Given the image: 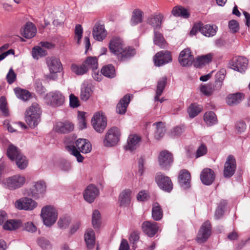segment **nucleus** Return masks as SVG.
<instances>
[{
  "label": "nucleus",
  "mask_w": 250,
  "mask_h": 250,
  "mask_svg": "<svg viewBox=\"0 0 250 250\" xmlns=\"http://www.w3.org/2000/svg\"><path fill=\"white\" fill-rule=\"evenodd\" d=\"M109 49L119 62L127 61L136 54L134 48L125 47L123 40L119 37H113L111 39L109 43Z\"/></svg>",
  "instance_id": "obj_1"
},
{
  "label": "nucleus",
  "mask_w": 250,
  "mask_h": 250,
  "mask_svg": "<svg viewBox=\"0 0 250 250\" xmlns=\"http://www.w3.org/2000/svg\"><path fill=\"white\" fill-rule=\"evenodd\" d=\"M65 142L67 150L76 157L78 162H82L84 159L80 152L86 154L90 152L92 149L90 143L85 139L80 138L74 141L72 138H66Z\"/></svg>",
  "instance_id": "obj_2"
},
{
  "label": "nucleus",
  "mask_w": 250,
  "mask_h": 250,
  "mask_svg": "<svg viewBox=\"0 0 250 250\" xmlns=\"http://www.w3.org/2000/svg\"><path fill=\"white\" fill-rule=\"evenodd\" d=\"M41 111L38 104L34 103L26 110L25 120L31 128L35 127L40 121Z\"/></svg>",
  "instance_id": "obj_3"
},
{
  "label": "nucleus",
  "mask_w": 250,
  "mask_h": 250,
  "mask_svg": "<svg viewBox=\"0 0 250 250\" xmlns=\"http://www.w3.org/2000/svg\"><path fill=\"white\" fill-rule=\"evenodd\" d=\"M41 215L43 224L46 226L50 227L56 222L58 218V212L54 207L46 206L42 209Z\"/></svg>",
  "instance_id": "obj_4"
},
{
  "label": "nucleus",
  "mask_w": 250,
  "mask_h": 250,
  "mask_svg": "<svg viewBox=\"0 0 250 250\" xmlns=\"http://www.w3.org/2000/svg\"><path fill=\"white\" fill-rule=\"evenodd\" d=\"M25 181L24 176L17 174L4 179L2 185L5 188L13 190L22 187Z\"/></svg>",
  "instance_id": "obj_5"
},
{
  "label": "nucleus",
  "mask_w": 250,
  "mask_h": 250,
  "mask_svg": "<svg viewBox=\"0 0 250 250\" xmlns=\"http://www.w3.org/2000/svg\"><path fill=\"white\" fill-rule=\"evenodd\" d=\"M45 103L49 105L57 107L62 105L64 102V96L59 91H54L46 94Z\"/></svg>",
  "instance_id": "obj_6"
},
{
  "label": "nucleus",
  "mask_w": 250,
  "mask_h": 250,
  "mask_svg": "<svg viewBox=\"0 0 250 250\" xmlns=\"http://www.w3.org/2000/svg\"><path fill=\"white\" fill-rule=\"evenodd\" d=\"M120 131L117 127H112L106 132L103 144L105 146L111 147L114 146L120 140Z\"/></svg>",
  "instance_id": "obj_7"
},
{
  "label": "nucleus",
  "mask_w": 250,
  "mask_h": 250,
  "mask_svg": "<svg viewBox=\"0 0 250 250\" xmlns=\"http://www.w3.org/2000/svg\"><path fill=\"white\" fill-rule=\"evenodd\" d=\"M155 180L160 188L165 191L170 192L173 189L170 178L161 172L156 173Z\"/></svg>",
  "instance_id": "obj_8"
},
{
  "label": "nucleus",
  "mask_w": 250,
  "mask_h": 250,
  "mask_svg": "<svg viewBox=\"0 0 250 250\" xmlns=\"http://www.w3.org/2000/svg\"><path fill=\"white\" fill-rule=\"evenodd\" d=\"M91 123L96 131L102 133L107 125L106 118L102 113L97 112L92 117Z\"/></svg>",
  "instance_id": "obj_9"
},
{
  "label": "nucleus",
  "mask_w": 250,
  "mask_h": 250,
  "mask_svg": "<svg viewBox=\"0 0 250 250\" xmlns=\"http://www.w3.org/2000/svg\"><path fill=\"white\" fill-rule=\"evenodd\" d=\"M211 233V226L209 221H206L201 226L197 234L196 240L198 243L206 242Z\"/></svg>",
  "instance_id": "obj_10"
},
{
  "label": "nucleus",
  "mask_w": 250,
  "mask_h": 250,
  "mask_svg": "<svg viewBox=\"0 0 250 250\" xmlns=\"http://www.w3.org/2000/svg\"><path fill=\"white\" fill-rule=\"evenodd\" d=\"M248 64V60L241 56L233 58L230 62V68L240 73L245 72L247 69Z\"/></svg>",
  "instance_id": "obj_11"
},
{
  "label": "nucleus",
  "mask_w": 250,
  "mask_h": 250,
  "mask_svg": "<svg viewBox=\"0 0 250 250\" xmlns=\"http://www.w3.org/2000/svg\"><path fill=\"white\" fill-rule=\"evenodd\" d=\"M236 168L235 159L233 155H229L226 159L224 164L223 171L224 176L225 178H230L233 175Z\"/></svg>",
  "instance_id": "obj_12"
},
{
  "label": "nucleus",
  "mask_w": 250,
  "mask_h": 250,
  "mask_svg": "<svg viewBox=\"0 0 250 250\" xmlns=\"http://www.w3.org/2000/svg\"><path fill=\"white\" fill-rule=\"evenodd\" d=\"M153 60L156 66H160L171 62L172 57L169 51H161L155 54Z\"/></svg>",
  "instance_id": "obj_13"
},
{
  "label": "nucleus",
  "mask_w": 250,
  "mask_h": 250,
  "mask_svg": "<svg viewBox=\"0 0 250 250\" xmlns=\"http://www.w3.org/2000/svg\"><path fill=\"white\" fill-rule=\"evenodd\" d=\"M222 82L216 81L214 83L201 84L200 87L201 92L206 96H209L214 92L219 90L222 87Z\"/></svg>",
  "instance_id": "obj_14"
},
{
  "label": "nucleus",
  "mask_w": 250,
  "mask_h": 250,
  "mask_svg": "<svg viewBox=\"0 0 250 250\" xmlns=\"http://www.w3.org/2000/svg\"><path fill=\"white\" fill-rule=\"evenodd\" d=\"M15 207L19 209L32 210L37 206V203L31 198H21L15 202Z\"/></svg>",
  "instance_id": "obj_15"
},
{
  "label": "nucleus",
  "mask_w": 250,
  "mask_h": 250,
  "mask_svg": "<svg viewBox=\"0 0 250 250\" xmlns=\"http://www.w3.org/2000/svg\"><path fill=\"white\" fill-rule=\"evenodd\" d=\"M178 61L182 66H190L194 61V57L189 49L186 48L180 53Z\"/></svg>",
  "instance_id": "obj_16"
},
{
  "label": "nucleus",
  "mask_w": 250,
  "mask_h": 250,
  "mask_svg": "<svg viewBox=\"0 0 250 250\" xmlns=\"http://www.w3.org/2000/svg\"><path fill=\"white\" fill-rule=\"evenodd\" d=\"M99 194V189L95 186L91 184L88 186L84 191L83 198L87 202L92 203Z\"/></svg>",
  "instance_id": "obj_17"
},
{
  "label": "nucleus",
  "mask_w": 250,
  "mask_h": 250,
  "mask_svg": "<svg viewBox=\"0 0 250 250\" xmlns=\"http://www.w3.org/2000/svg\"><path fill=\"white\" fill-rule=\"evenodd\" d=\"M171 153L167 150H163L160 153L158 161L160 166L163 168L169 167L173 162Z\"/></svg>",
  "instance_id": "obj_18"
},
{
  "label": "nucleus",
  "mask_w": 250,
  "mask_h": 250,
  "mask_svg": "<svg viewBox=\"0 0 250 250\" xmlns=\"http://www.w3.org/2000/svg\"><path fill=\"white\" fill-rule=\"evenodd\" d=\"M46 188L44 181H39L35 182L31 188L32 196L36 199L43 197L46 192Z\"/></svg>",
  "instance_id": "obj_19"
},
{
  "label": "nucleus",
  "mask_w": 250,
  "mask_h": 250,
  "mask_svg": "<svg viewBox=\"0 0 250 250\" xmlns=\"http://www.w3.org/2000/svg\"><path fill=\"white\" fill-rule=\"evenodd\" d=\"M215 175L214 171L209 168H205L202 170L200 174V179L202 183L205 185H210L214 181Z\"/></svg>",
  "instance_id": "obj_20"
},
{
  "label": "nucleus",
  "mask_w": 250,
  "mask_h": 250,
  "mask_svg": "<svg viewBox=\"0 0 250 250\" xmlns=\"http://www.w3.org/2000/svg\"><path fill=\"white\" fill-rule=\"evenodd\" d=\"M46 64L51 73H57L62 70V65L60 61L56 57L47 58Z\"/></svg>",
  "instance_id": "obj_21"
},
{
  "label": "nucleus",
  "mask_w": 250,
  "mask_h": 250,
  "mask_svg": "<svg viewBox=\"0 0 250 250\" xmlns=\"http://www.w3.org/2000/svg\"><path fill=\"white\" fill-rule=\"evenodd\" d=\"M54 129L60 133H68L74 129V125L68 121L58 122L54 126Z\"/></svg>",
  "instance_id": "obj_22"
},
{
  "label": "nucleus",
  "mask_w": 250,
  "mask_h": 250,
  "mask_svg": "<svg viewBox=\"0 0 250 250\" xmlns=\"http://www.w3.org/2000/svg\"><path fill=\"white\" fill-rule=\"evenodd\" d=\"M142 227L144 232L150 237L154 236L159 228L157 223L150 221L144 222L142 224Z\"/></svg>",
  "instance_id": "obj_23"
},
{
  "label": "nucleus",
  "mask_w": 250,
  "mask_h": 250,
  "mask_svg": "<svg viewBox=\"0 0 250 250\" xmlns=\"http://www.w3.org/2000/svg\"><path fill=\"white\" fill-rule=\"evenodd\" d=\"M92 35L96 40L102 41L107 35L104 25L96 22L93 28Z\"/></svg>",
  "instance_id": "obj_24"
},
{
  "label": "nucleus",
  "mask_w": 250,
  "mask_h": 250,
  "mask_svg": "<svg viewBox=\"0 0 250 250\" xmlns=\"http://www.w3.org/2000/svg\"><path fill=\"white\" fill-rule=\"evenodd\" d=\"M141 140V138L136 134L129 135L127 145L125 146V149L130 151L135 150L139 146Z\"/></svg>",
  "instance_id": "obj_25"
},
{
  "label": "nucleus",
  "mask_w": 250,
  "mask_h": 250,
  "mask_svg": "<svg viewBox=\"0 0 250 250\" xmlns=\"http://www.w3.org/2000/svg\"><path fill=\"white\" fill-rule=\"evenodd\" d=\"M36 32V26L31 22H27L24 27L21 29V35L27 39H31L34 37Z\"/></svg>",
  "instance_id": "obj_26"
},
{
  "label": "nucleus",
  "mask_w": 250,
  "mask_h": 250,
  "mask_svg": "<svg viewBox=\"0 0 250 250\" xmlns=\"http://www.w3.org/2000/svg\"><path fill=\"white\" fill-rule=\"evenodd\" d=\"M130 101V97L128 94L125 95L122 98L116 106V112L118 114H125L126 112L127 107Z\"/></svg>",
  "instance_id": "obj_27"
},
{
  "label": "nucleus",
  "mask_w": 250,
  "mask_h": 250,
  "mask_svg": "<svg viewBox=\"0 0 250 250\" xmlns=\"http://www.w3.org/2000/svg\"><path fill=\"white\" fill-rule=\"evenodd\" d=\"M190 174L187 170H182L179 176V182L181 187L187 189L190 187Z\"/></svg>",
  "instance_id": "obj_28"
},
{
  "label": "nucleus",
  "mask_w": 250,
  "mask_h": 250,
  "mask_svg": "<svg viewBox=\"0 0 250 250\" xmlns=\"http://www.w3.org/2000/svg\"><path fill=\"white\" fill-rule=\"evenodd\" d=\"M213 56V53H210L199 56L194 61V65L196 67H201L208 64L212 61Z\"/></svg>",
  "instance_id": "obj_29"
},
{
  "label": "nucleus",
  "mask_w": 250,
  "mask_h": 250,
  "mask_svg": "<svg viewBox=\"0 0 250 250\" xmlns=\"http://www.w3.org/2000/svg\"><path fill=\"white\" fill-rule=\"evenodd\" d=\"M245 98L242 93L229 94L226 98V102L230 106H235L239 104Z\"/></svg>",
  "instance_id": "obj_30"
},
{
  "label": "nucleus",
  "mask_w": 250,
  "mask_h": 250,
  "mask_svg": "<svg viewBox=\"0 0 250 250\" xmlns=\"http://www.w3.org/2000/svg\"><path fill=\"white\" fill-rule=\"evenodd\" d=\"M84 240L89 249H92L95 243V232L92 229H88L84 235Z\"/></svg>",
  "instance_id": "obj_31"
},
{
  "label": "nucleus",
  "mask_w": 250,
  "mask_h": 250,
  "mask_svg": "<svg viewBox=\"0 0 250 250\" xmlns=\"http://www.w3.org/2000/svg\"><path fill=\"white\" fill-rule=\"evenodd\" d=\"M143 21V12L139 9H134L130 20V24L132 26L136 25L142 22Z\"/></svg>",
  "instance_id": "obj_32"
},
{
  "label": "nucleus",
  "mask_w": 250,
  "mask_h": 250,
  "mask_svg": "<svg viewBox=\"0 0 250 250\" xmlns=\"http://www.w3.org/2000/svg\"><path fill=\"white\" fill-rule=\"evenodd\" d=\"M153 42L155 45L159 46L161 48H165L167 46V43L164 38L163 34L155 30L154 31Z\"/></svg>",
  "instance_id": "obj_33"
},
{
  "label": "nucleus",
  "mask_w": 250,
  "mask_h": 250,
  "mask_svg": "<svg viewBox=\"0 0 250 250\" xmlns=\"http://www.w3.org/2000/svg\"><path fill=\"white\" fill-rule=\"evenodd\" d=\"M163 18L162 14L151 16L147 19V23L152 26L154 28V30L156 28H160Z\"/></svg>",
  "instance_id": "obj_34"
},
{
  "label": "nucleus",
  "mask_w": 250,
  "mask_h": 250,
  "mask_svg": "<svg viewBox=\"0 0 250 250\" xmlns=\"http://www.w3.org/2000/svg\"><path fill=\"white\" fill-rule=\"evenodd\" d=\"M217 29V27L215 25L210 24L203 25L202 24L201 33L206 37H212L216 34Z\"/></svg>",
  "instance_id": "obj_35"
},
{
  "label": "nucleus",
  "mask_w": 250,
  "mask_h": 250,
  "mask_svg": "<svg viewBox=\"0 0 250 250\" xmlns=\"http://www.w3.org/2000/svg\"><path fill=\"white\" fill-rule=\"evenodd\" d=\"M203 119L208 126H212L217 123V117L213 111L206 112Z\"/></svg>",
  "instance_id": "obj_36"
},
{
  "label": "nucleus",
  "mask_w": 250,
  "mask_h": 250,
  "mask_svg": "<svg viewBox=\"0 0 250 250\" xmlns=\"http://www.w3.org/2000/svg\"><path fill=\"white\" fill-rule=\"evenodd\" d=\"M21 225L19 220L10 219L7 220L3 225V228L5 230H14L18 229Z\"/></svg>",
  "instance_id": "obj_37"
},
{
  "label": "nucleus",
  "mask_w": 250,
  "mask_h": 250,
  "mask_svg": "<svg viewBox=\"0 0 250 250\" xmlns=\"http://www.w3.org/2000/svg\"><path fill=\"white\" fill-rule=\"evenodd\" d=\"M153 125L156 126L154 137L157 140H159L164 135L166 132L165 124L162 122H159L154 123Z\"/></svg>",
  "instance_id": "obj_38"
},
{
  "label": "nucleus",
  "mask_w": 250,
  "mask_h": 250,
  "mask_svg": "<svg viewBox=\"0 0 250 250\" xmlns=\"http://www.w3.org/2000/svg\"><path fill=\"white\" fill-rule=\"evenodd\" d=\"M101 72L104 76L110 79L114 78L116 76L115 67L112 64L104 66Z\"/></svg>",
  "instance_id": "obj_39"
},
{
  "label": "nucleus",
  "mask_w": 250,
  "mask_h": 250,
  "mask_svg": "<svg viewBox=\"0 0 250 250\" xmlns=\"http://www.w3.org/2000/svg\"><path fill=\"white\" fill-rule=\"evenodd\" d=\"M131 191L129 189H125L123 191L119 196L120 205L122 206H127L130 201V195Z\"/></svg>",
  "instance_id": "obj_40"
},
{
  "label": "nucleus",
  "mask_w": 250,
  "mask_h": 250,
  "mask_svg": "<svg viewBox=\"0 0 250 250\" xmlns=\"http://www.w3.org/2000/svg\"><path fill=\"white\" fill-rule=\"evenodd\" d=\"M163 216V210L158 203H154L153 204L152 209V216L155 221L160 220Z\"/></svg>",
  "instance_id": "obj_41"
},
{
  "label": "nucleus",
  "mask_w": 250,
  "mask_h": 250,
  "mask_svg": "<svg viewBox=\"0 0 250 250\" xmlns=\"http://www.w3.org/2000/svg\"><path fill=\"white\" fill-rule=\"evenodd\" d=\"M167 83V78L166 77H163L161 78L157 83V88L156 90V95L155 96V99L156 100H158V97L162 95L163 91L166 87V85Z\"/></svg>",
  "instance_id": "obj_42"
},
{
  "label": "nucleus",
  "mask_w": 250,
  "mask_h": 250,
  "mask_svg": "<svg viewBox=\"0 0 250 250\" xmlns=\"http://www.w3.org/2000/svg\"><path fill=\"white\" fill-rule=\"evenodd\" d=\"M172 14L175 17H180L185 19L189 17L188 10L182 6L174 7L172 10Z\"/></svg>",
  "instance_id": "obj_43"
},
{
  "label": "nucleus",
  "mask_w": 250,
  "mask_h": 250,
  "mask_svg": "<svg viewBox=\"0 0 250 250\" xmlns=\"http://www.w3.org/2000/svg\"><path fill=\"white\" fill-rule=\"evenodd\" d=\"M203 110V107L196 104H192L188 108V112L191 118L197 116Z\"/></svg>",
  "instance_id": "obj_44"
},
{
  "label": "nucleus",
  "mask_w": 250,
  "mask_h": 250,
  "mask_svg": "<svg viewBox=\"0 0 250 250\" xmlns=\"http://www.w3.org/2000/svg\"><path fill=\"white\" fill-rule=\"evenodd\" d=\"M20 150L13 145H10L7 149V155L11 160H14L18 156L21 155Z\"/></svg>",
  "instance_id": "obj_45"
},
{
  "label": "nucleus",
  "mask_w": 250,
  "mask_h": 250,
  "mask_svg": "<svg viewBox=\"0 0 250 250\" xmlns=\"http://www.w3.org/2000/svg\"><path fill=\"white\" fill-rule=\"evenodd\" d=\"M71 69L77 75H83L88 71V66H85L83 62L81 65L72 64Z\"/></svg>",
  "instance_id": "obj_46"
},
{
  "label": "nucleus",
  "mask_w": 250,
  "mask_h": 250,
  "mask_svg": "<svg viewBox=\"0 0 250 250\" xmlns=\"http://www.w3.org/2000/svg\"><path fill=\"white\" fill-rule=\"evenodd\" d=\"M102 223L101 215L97 209L93 210L92 215V224L95 229H99Z\"/></svg>",
  "instance_id": "obj_47"
},
{
  "label": "nucleus",
  "mask_w": 250,
  "mask_h": 250,
  "mask_svg": "<svg viewBox=\"0 0 250 250\" xmlns=\"http://www.w3.org/2000/svg\"><path fill=\"white\" fill-rule=\"evenodd\" d=\"M227 205L226 201L222 200L220 202L215 212L214 217L216 219H219L223 216Z\"/></svg>",
  "instance_id": "obj_48"
},
{
  "label": "nucleus",
  "mask_w": 250,
  "mask_h": 250,
  "mask_svg": "<svg viewBox=\"0 0 250 250\" xmlns=\"http://www.w3.org/2000/svg\"><path fill=\"white\" fill-rule=\"evenodd\" d=\"M14 91L16 96L22 101H27L30 97V93L26 90L20 88H16Z\"/></svg>",
  "instance_id": "obj_49"
},
{
  "label": "nucleus",
  "mask_w": 250,
  "mask_h": 250,
  "mask_svg": "<svg viewBox=\"0 0 250 250\" xmlns=\"http://www.w3.org/2000/svg\"><path fill=\"white\" fill-rule=\"evenodd\" d=\"M92 90L90 86L83 84L81 89L80 97L82 100L86 101L91 96Z\"/></svg>",
  "instance_id": "obj_50"
},
{
  "label": "nucleus",
  "mask_w": 250,
  "mask_h": 250,
  "mask_svg": "<svg viewBox=\"0 0 250 250\" xmlns=\"http://www.w3.org/2000/svg\"><path fill=\"white\" fill-rule=\"evenodd\" d=\"M85 66H88V70L92 69V70H97L98 68V60L94 57H88L83 62Z\"/></svg>",
  "instance_id": "obj_51"
},
{
  "label": "nucleus",
  "mask_w": 250,
  "mask_h": 250,
  "mask_svg": "<svg viewBox=\"0 0 250 250\" xmlns=\"http://www.w3.org/2000/svg\"><path fill=\"white\" fill-rule=\"evenodd\" d=\"M15 160L16 161L17 167L20 169H24L27 167L28 161L26 157L22 154L18 156Z\"/></svg>",
  "instance_id": "obj_52"
},
{
  "label": "nucleus",
  "mask_w": 250,
  "mask_h": 250,
  "mask_svg": "<svg viewBox=\"0 0 250 250\" xmlns=\"http://www.w3.org/2000/svg\"><path fill=\"white\" fill-rule=\"evenodd\" d=\"M46 51L41 47H35L33 49L32 56L34 59H38L40 57L46 56Z\"/></svg>",
  "instance_id": "obj_53"
},
{
  "label": "nucleus",
  "mask_w": 250,
  "mask_h": 250,
  "mask_svg": "<svg viewBox=\"0 0 250 250\" xmlns=\"http://www.w3.org/2000/svg\"><path fill=\"white\" fill-rule=\"evenodd\" d=\"M37 243L38 245L43 250L49 249L51 248V244L49 241L44 237L38 238Z\"/></svg>",
  "instance_id": "obj_54"
},
{
  "label": "nucleus",
  "mask_w": 250,
  "mask_h": 250,
  "mask_svg": "<svg viewBox=\"0 0 250 250\" xmlns=\"http://www.w3.org/2000/svg\"><path fill=\"white\" fill-rule=\"evenodd\" d=\"M85 113L83 112H79L78 121L79 128L83 129L86 128V122L85 121Z\"/></svg>",
  "instance_id": "obj_55"
},
{
  "label": "nucleus",
  "mask_w": 250,
  "mask_h": 250,
  "mask_svg": "<svg viewBox=\"0 0 250 250\" xmlns=\"http://www.w3.org/2000/svg\"><path fill=\"white\" fill-rule=\"evenodd\" d=\"M83 29L82 26L80 24H77L75 28V37L77 40L78 44H80L81 40L82 38Z\"/></svg>",
  "instance_id": "obj_56"
},
{
  "label": "nucleus",
  "mask_w": 250,
  "mask_h": 250,
  "mask_svg": "<svg viewBox=\"0 0 250 250\" xmlns=\"http://www.w3.org/2000/svg\"><path fill=\"white\" fill-rule=\"evenodd\" d=\"M0 110L5 116L8 115L7 102L6 99L4 97H1L0 98Z\"/></svg>",
  "instance_id": "obj_57"
},
{
  "label": "nucleus",
  "mask_w": 250,
  "mask_h": 250,
  "mask_svg": "<svg viewBox=\"0 0 250 250\" xmlns=\"http://www.w3.org/2000/svg\"><path fill=\"white\" fill-rule=\"evenodd\" d=\"M229 27L231 32L235 33L239 30V24L237 21L232 20L229 22Z\"/></svg>",
  "instance_id": "obj_58"
},
{
  "label": "nucleus",
  "mask_w": 250,
  "mask_h": 250,
  "mask_svg": "<svg viewBox=\"0 0 250 250\" xmlns=\"http://www.w3.org/2000/svg\"><path fill=\"white\" fill-rule=\"evenodd\" d=\"M140 239L139 232L138 231H134L132 232L129 237V240L131 243H132L134 246V248H136L135 245L138 242Z\"/></svg>",
  "instance_id": "obj_59"
},
{
  "label": "nucleus",
  "mask_w": 250,
  "mask_h": 250,
  "mask_svg": "<svg viewBox=\"0 0 250 250\" xmlns=\"http://www.w3.org/2000/svg\"><path fill=\"white\" fill-rule=\"evenodd\" d=\"M70 222V219L68 217H63L59 219L58 225L60 228L65 229L69 226Z\"/></svg>",
  "instance_id": "obj_60"
},
{
  "label": "nucleus",
  "mask_w": 250,
  "mask_h": 250,
  "mask_svg": "<svg viewBox=\"0 0 250 250\" xmlns=\"http://www.w3.org/2000/svg\"><path fill=\"white\" fill-rule=\"evenodd\" d=\"M23 229L30 232H35L37 230V228L34 224L31 222H27L22 225Z\"/></svg>",
  "instance_id": "obj_61"
},
{
  "label": "nucleus",
  "mask_w": 250,
  "mask_h": 250,
  "mask_svg": "<svg viewBox=\"0 0 250 250\" xmlns=\"http://www.w3.org/2000/svg\"><path fill=\"white\" fill-rule=\"evenodd\" d=\"M69 105L73 108L78 107L80 105L78 97L73 94H71L69 96Z\"/></svg>",
  "instance_id": "obj_62"
},
{
  "label": "nucleus",
  "mask_w": 250,
  "mask_h": 250,
  "mask_svg": "<svg viewBox=\"0 0 250 250\" xmlns=\"http://www.w3.org/2000/svg\"><path fill=\"white\" fill-rule=\"evenodd\" d=\"M246 128V124L243 121H239L236 124V129L239 133L244 132Z\"/></svg>",
  "instance_id": "obj_63"
},
{
  "label": "nucleus",
  "mask_w": 250,
  "mask_h": 250,
  "mask_svg": "<svg viewBox=\"0 0 250 250\" xmlns=\"http://www.w3.org/2000/svg\"><path fill=\"white\" fill-rule=\"evenodd\" d=\"M185 127L184 125H181L174 127L171 131V134L173 136H179L185 131Z\"/></svg>",
  "instance_id": "obj_64"
}]
</instances>
